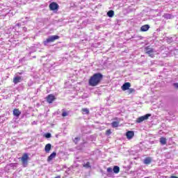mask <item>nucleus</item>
I'll use <instances>...</instances> for the list:
<instances>
[{
  "mask_svg": "<svg viewBox=\"0 0 178 178\" xmlns=\"http://www.w3.org/2000/svg\"><path fill=\"white\" fill-rule=\"evenodd\" d=\"M79 140H80V138L76 137L74 140V143H75V144H77V143H79Z\"/></svg>",
  "mask_w": 178,
  "mask_h": 178,
  "instance_id": "a878e982",
  "label": "nucleus"
},
{
  "mask_svg": "<svg viewBox=\"0 0 178 178\" xmlns=\"http://www.w3.org/2000/svg\"><path fill=\"white\" fill-rule=\"evenodd\" d=\"M81 112H82L83 115H89L90 114V110L87 108H82Z\"/></svg>",
  "mask_w": 178,
  "mask_h": 178,
  "instance_id": "a211bd4d",
  "label": "nucleus"
},
{
  "mask_svg": "<svg viewBox=\"0 0 178 178\" xmlns=\"http://www.w3.org/2000/svg\"><path fill=\"white\" fill-rule=\"evenodd\" d=\"M113 170L112 169V168H111V167H109V168H107V172H108V173H112V171H113Z\"/></svg>",
  "mask_w": 178,
  "mask_h": 178,
  "instance_id": "bb28decb",
  "label": "nucleus"
},
{
  "mask_svg": "<svg viewBox=\"0 0 178 178\" xmlns=\"http://www.w3.org/2000/svg\"><path fill=\"white\" fill-rule=\"evenodd\" d=\"M45 137H46V138H51V134L50 133L46 134Z\"/></svg>",
  "mask_w": 178,
  "mask_h": 178,
  "instance_id": "cd10ccee",
  "label": "nucleus"
},
{
  "mask_svg": "<svg viewBox=\"0 0 178 178\" xmlns=\"http://www.w3.org/2000/svg\"><path fill=\"white\" fill-rule=\"evenodd\" d=\"M131 87V84L130 83V82H126L122 85L121 88L122 91H127V90H129Z\"/></svg>",
  "mask_w": 178,
  "mask_h": 178,
  "instance_id": "6e6552de",
  "label": "nucleus"
},
{
  "mask_svg": "<svg viewBox=\"0 0 178 178\" xmlns=\"http://www.w3.org/2000/svg\"><path fill=\"white\" fill-rule=\"evenodd\" d=\"M49 8L50 10H58L59 9V5L57 4L56 2H51L49 5Z\"/></svg>",
  "mask_w": 178,
  "mask_h": 178,
  "instance_id": "423d86ee",
  "label": "nucleus"
},
{
  "mask_svg": "<svg viewBox=\"0 0 178 178\" xmlns=\"http://www.w3.org/2000/svg\"><path fill=\"white\" fill-rule=\"evenodd\" d=\"M145 54L149 55L150 58H154V49L149 46H147L145 48Z\"/></svg>",
  "mask_w": 178,
  "mask_h": 178,
  "instance_id": "39448f33",
  "label": "nucleus"
},
{
  "mask_svg": "<svg viewBox=\"0 0 178 178\" xmlns=\"http://www.w3.org/2000/svg\"><path fill=\"white\" fill-rule=\"evenodd\" d=\"M52 149V145L51 143H48L44 147V151L47 154H49V151Z\"/></svg>",
  "mask_w": 178,
  "mask_h": 178,
  "instance_id": "9b49d317",
  "label": "nucleus"
},
{
  "mask_svg": "<svg viewBox=\"0 0 178 178\" xmlns=\"http://www.w3.org/2000/svg\"><path fill=\"white\" fill-rule=\"evenodd\" d=\"M151 162H152V159L151 157H147L144 160L145 165H149V163H151Z\"/></svg>",
  "mask_w": 178,
  "mask_h": 178,
  "instance_id": "dca6fc26",
  "label": "nucleus"
},
{
  "mask_svg": "<svg viewBox=\"0 0 178 178\" xmlns=\"http://www.w3.org/2000/svg\"><path fill=\"white\" fill-rule=\"evenodd\" d=\"M163 17H164V19H166L167 20L173 19V16L172 15V14H169V13H164L163 15Z\"/></svg>",
  "mask_w": 178,
  "mask_h": 178,
  "instance_id": "2eb2a0df",
  "label": "nucleus"
},
{
  "mask_svg": "<svg viewBox=\"0 0 178 178\" xmlns=\"http://www.w3.org/2000/svg\"><path fill=\"white\" fill-rule=\"evenodd\" d=\"M21 161L23 165L26 168L29 163V154H27V153L24 154L21 158Z\"/></svg>",
  "mask_w": 178,
  "mask_h": 178,
  "instance_id": "20e7f679",
  "label": "nucleus"
},
{
  "mask_svg": "<svg viewBox=\"0 0 178 178\" xmlns=\"http://www.w3.org/2000/svg\"><path fill=\"white\" fill-rule=\"evenodd\" d=\"M22 81V76H15L13 78L14 84H17Z\"/></svg>",
  "mask_w": 178,
  "mask_h": 178,
  "instance_id": "4468645a",
  "label": "nucleus"
},
{
  "mask_svg": "<svg viewBox=\"0 0 178 178\" xmlns=\"http://www.w3.org/2000/svg\"><path fill=\"white\" fill-rule=\"evenodd\" d=\"M55 178H60V175H58V176L56 177Z\"/></svg>",
  "mask_w": 178,
  "mask_h": 178,
  "instance_id": "c85d7f7f",
  "label": "nucleus"
},
{
  "mask_svg": "<svg viewBox=\"0 0 178 178\" xmlns=\"http://www.w3.org/2000/svg\"><path fill=\"white\" fill-rule=\"evenodd\" d=\"M13 114L14 116H16V118H19V116L22 115V112L20 110H19V108H14L13 111Z\"/></svg>",
  "mask_w": 178,
  "mask_h": 178,
  "instance_id": "1a4fd4ad",
  "label": "nucleus"
},
{
  "mask_svg": "<svg viewBox=\"0 0 178 178\" xmlns=\"http://www.w3.org/2000/svg\"><path fill=\"white\" fill-rule=\"evenodd\" d=\"M127 138L128 140H131L134 137V131H129L126 133Z\"/></svg>",
  "mask_w": 178,
  "mask_h": 178,
  "instance_id": "9d476101",
  "label": "nucleus"
},
{
  "mask_svg": "<svg viewBox=\"0 0 178 178\" xmlns=\"http://www.w3.org/2000/svg\"><path fill=\"white\" fill-rule=\"evenodd\" d=\"M149 30V25L145 24L140 27V31L145 32Z\"/></svg>",
  "mask_w": 178,
  "mask_h": 178,
  "instance_id": "f8f14e48",
  "label": "nucleus"
},
{
  "mask_svg": "<svg viewBox=\"0 0 178 178\" xmlns=\"http://www.w3.org/2000/svg\"><path fill=\"white\" fill-rule=\"evenodd\" d=\"M128 90H128L129 94H133V92H136V90L134 88H129Z\"/></svg>",
  "mask_w": 178,
  "mask_h": 178,
  "instance_id": "5701e85b",
  "label": "nucleus"
},
{
  "mask_svg": "<svg viewBox=\"0 0 178 178\" xmlns=\"http://www.w3.org/2000/svg\"><path fill=\"white\" fill-rule=\"evenodd\" d=\"M55 99H56V97H55V95H54L52 94L49 95L46 97V100H47V102H48V104H52V102H54V101H55Z\"/></svg>",
  "mask_w": 178,
  "mask_h": 178,
  "instance_id": "0eeeda50",
  "label": "nucleus"
},
{
  "mask_svg": "<svg viewBox=\"0 0 178 178\" xmlns=\"http://www.w3.org/2000/svg\"><path fill=\"white\" fill-rule=\"evenodd\" d=\"M83 167L88 169V168H91V165L90 164V162L88 161L86 164L83 165Z\"/></svg>",
  "mask_w": 178,
  "mask_h": 178,
  "instance_id": "4be33fe9",
  "label": "nucleus"
},
{
  "mask_svg": "<svg viewBox=\"0 0 178 178\" xmlns=\"http://www.w3.org/2000/svg\"><path fill=\"white\" fill-rule=\"evenodd\" d=\"M115 120H118V118H115Z\"/></svg>",
  "mask_w": 178,
  "mask_h": 178,
  "instance_id": "c756f323",
  "label": "nucleus"
},
{
  "mask_svg": "<svg viewBox=\"0 0 178 178\" xmlns=\"http://www.w3.org/2000/svg\"><path fill=\"white\" fill-rule=\"evenodd\" d=\"M56 152H54L47 158V162H51V161H52V159H54V158H56Z\"/></svg>",
  "mask_w": 178,
  "mask_h": 178,
  "instance_id": "ddd939ff",
  "label": "nucleus"
},
{
  "mask_svg": "<svg viewBox=\"0 0 178 178\" xmlns=\"http://www.w3.org/2000/svg\"><path fill=\"white\" fill-rule=\"evenodd\" d=\"M112 127H119V122L114 121L111 123Z\"/></svg>",
  "mask_w": 178,
  "mask_h": 178,
  "instance_id": "412c9836",
  "label": "nucleus"
},
{
  "mask_svg": "<svg viewBox=\"0 0 178 178\" xmlns=\"http://www.w3.org/2000/svg\"><path fill=\"white\" fill-rule=\"evenodd\" d=\"M62 116H63V118H65L66 116H69V113H67L66 111H63Z\"/></svg>",
  "mask_w": 178,
  "mask_h": 178,
  "instance_id": "b1692460",
  "label": "nucleus"
},
{
  "mask_svg": "<svg viewBox=\"0 0 178 178\" xmlns=\"http://www.w3.org/2000/svg\"><path fill=\"white\" fill-rule=\"evenodd\" d=\"M167 140L166 138L161 137L160 138V143L161 145H166Z\"/></svg>",
  "mask_w": 178,
  "mask_h": 178,
  "instance_id": "f3484780",
  "label": "nucleus"
},
{
  "mask_svg": "<svg viewBox=\"0 0 178 178\" xmlns=\"http://www.w3.org/2000/svg\"><path fill=\"white\" fill-rule=\"evenodd\" d=\"M145 178H149V177H145Z\"/></svg>",
  "mask_w": 178,
  "mask_h": 178,
  "instance_id": "2f4dec72",
  "label": "nucleus"
},
{
  "mask_svg": "<svg viewBox=\"0 0 178 178\" xmlns=\"http://www.w3.org/2000/svg\"><path fill=\"white\" fill-rule=\"evenodd\" d=\"M107 16H108V17H113V16H115V11L111 10L107 13Z\"/></svg>",
  "mask_w": 178,
  "mask_h": 178,
  "instance_id": "aec40b11",
  "label": "nucleus"
},
{
  "mask_svg": "<svg viewBox=\"0 0 178 178\" xmlns=\"http://www.w3.org/2000/svg\"><path fill=\"white\" fill-rule=\"evenodd\" d=\"M104 80V75L101 72L95 73L88 79V86L90 87H97L101 84Z\"/></svg>",
  "mask_w": 178,
  "mask_h": 178,
  "instance_id": "f257e3e1",
  "label": "nucleus"
},
{
  "mask_svg": "<svg viewBox=\"0 0 178 178\" xmlns=\"http://www.w3.org/2000/svg\"><path fill=\"white\" fill-rule=\"evenodd\" d=\"M18 74H22V72H18Z\"/></svg>",
  "mask_w": 178,
  "mask_h": 178,
  "instance_id": "7c9ffc66",
  "label": "nucleus"
},
{
  "mask_svg": "<svg viewBox=\"0 0 178 178\" xmlns=\"http://www.w3.org/2000/svg\"><path fill=\"white\" fill-rule=\"evenodd\" d=\"M58 35H51L46 40L43 42L44 45H47V44H49V42H54L56 40H59Z\"/></svg>",
  "mask_w": 178,
  "mask_h": 178,
  "instance_id": "f03ea898",
  "label": "nucleus"
},
{
  "mask_svg": "<svg viewBox=\"0 0 178 178\" xmlns=\"http://www.w3.org/2000/svg\"><path fill=\"white\" fill-rule=\"evenodd\" d=\"M150 116H151V114H146L145 115L140 116L136 119V122L142 123V122H144V120H148Z\"/></svg>",
  "mask_w": 178,
  "mask_h": 178,
  "instance_id": "7ed1b4c3",
  "label": "nucleus"
},
{
  "mask_svg": "<svg viewBox=\"0 0 178 178\" xmlns=\"http://www.w3.org/2000/svg\"><path fill=\"white\" fill-rule=\"evenodd\" d=\"M113 170L114 173L118 174L119 172H120V168H119L118 165H115L113 168Z\"/></svg>",
  "mask_w": 178,
  "mask_h": 178,
  "instance_id": "6ab92c4d",
  "label": "nucleus"
},
{
  "mask_svg": "<svg viewBox=\"0 0 178 178\" xmlns=\"http://www.w3.org/2000/svg\"><path fill=\"white\" fill-rule=\"evenodd\" d=\"M112 134V131L111 129H108L106 131V136H111Z\"/></svg>",
  "mask_w": 178,
  "mask_h": 178,
  "instance_id": "393cba45",
  "label": "nucleus"
}]
</instances>
